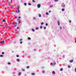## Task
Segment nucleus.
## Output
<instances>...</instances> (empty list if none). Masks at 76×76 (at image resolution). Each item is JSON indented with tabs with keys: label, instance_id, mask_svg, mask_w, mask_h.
I'll return each instance as SVG.
<instances>
[{
	"label": "nucleus",
	"instance_id": "obj_1",
	"mask_svg": "<svg viewBox=\"0 0 76 76\" xmlns=\"http://www.w3.org/2000/svg\"><path fill=\"white\" fill-rule=\"evenodd\" d=\"M61 6L63 8L66 7V5L64 3H62V4H61Z\"/></svg>",
	"mask_w": 76,
	"mask_h": 76
},
{
	"label": "nucleus",
	"instance_id": "obj_2",
	"mask_svg": "<svg viewBox=\"0 0 76 76\" xmlns=\"http://www.w3.org/2000/svg\"><path fill=\"white\" fill-rule=\"evenodd\" d=\"M37 7L38 8H39V7H41V5L39 4H38L37 5Z\"/></svg>",
	"mask_w": 76,
	"mask_h": 76
},
{
	"label": "nucleus",
	"instance_id": "obj_3",
	"mask_svg": "<svg viewBox=\"0 0 76 76\" xmlns=\"http://www.w3.org/2000/svg\"><path fill=\"white\" fill-rule=\"evenodd\" d=\"M4 43V41H2L1 42V44H3Z\"/></svg>",
	"mask_w": 76,
	"mask_h": 76
},
{
	"label": "nucleus",
	"instance_id": "obj_4",
	"mask_svg": "<svg viewBox=\"0 0 76 76\" xmlns=\"http://www.w3.org/2000/svg\"><path fill=\"white\" fill-rule=\"evenodd\" d=\"M60 21H58V26H60Z\"/></svg>",
	"mask_w": 76,
	"mask_h": 76
},
{
	"label": "nucleus",
	"instance_id": "obj_5",
	"mask_svg": "<svg viewBox=\"0 0 76 76\" xmlns=\"http://www.w3.org/2000/svg\"><path fill=\"white\" fill-rule=\"evenodd\" d=\"M69 62H70V63H73V60H72L69 61Z\"/></svg>",
	"mask_w": 76,
	"mask_h": 76
},
{
	"label": "nucleus",
	"instance_id": "obj_6",
	"mask_svg": "<svg viewBox=\"0 0 76 76\" xmlns=\"http://www.w3.org/2000/svg\"><path fill=\"white\" fill-rule=\"evenodd\" d=\"M17 25V23H15V25L13 26V27H15V26H16Z\"/></svg>",
	"mask_w": 76,
	"mask_h": 76
},
{
	"label": "nucleus",
	"instance_id": "obj_7",
	"mask_svg": "<svg viewBox=\"0 0 76 76\" xmlns=\"http://www.w3.org/2000/svg\"><path fill=\"white\" fill-rule=\"evenodd\" d=\"M36 18H35V17H33V19L34 20H36Z\"/></svg>",
	"mask_w": 76,
	"mask_h": 76
},
{
	"label": "nucleus",
	"instance_id": "obj_8",
	"mask_svg": "<svg viewBox=\"0 0 76 76\" xmlns=\"http://www.w3.org/2000/svg\"><path fill=\"white\" fill-rule=\"evenodd\" d=\"M52 73L53 75H55V74H56V72H55L53 71V72Z\"/></svg>",
	"mask_w": 76,
	"mask_h": 76
},
{
	"label": "nucleus",
	"instance_id": "obj_9",
	"mask_svg": "<svg viewBox=\"0 0 76 76\" xmlns=\"http://www.w3.org/2000/svg\"><path fill=\"white\" fill-rule=\"evenodd\" d=\"M45 14L46 15H49V13H48V12H47L45 13Z\"/></svg>",
	"mask_w": 76,
	"mask_h": 76
},
{
	"label": "nucleus",
	"instance_id": "obj_10",
	"mask_svg": "<svg viewBox=\"0 0 76 76\" xmlns=\"http://www.w3.org/2000/svg\"><path fill=\"white\" fill-rule=\"evenodd\" d=\"M28 40H31V39L29 37H28Z\"/></svg>",
	"mask_w": 76,
	"mask_h": 76
},
{
	"label": "nucleus",
	"instance_id": "obj_11",
	"mask_svg": "<svg viewBox=\"0 0 76 76\" xmlns=\"http://www.w3.org/2000/svg\"><path fill=\"white\" fill-rule=\"evenodd\" d=\"M38 16L40 18H41V14H39Z\"/></svg>",
	"mask_w": 76,
	"mask_h": 76
},
{
	"label": "nucleus",
	"instance_id": "obj_12",
	"mask_svg": "<svg viewBox=\"0 0 76 76\" xmlns=\"http://www.w3.org/2000/svg\"><path fill=\"white\" fill-rule=\"evenodd\" d=\"M18 18V21H20V20H21L20 19V17H19Z\"/></svg>",
	"mask_w": 76,
	"mask_h": 76
},
{
	"label": "nucleus",
	"instance_id": "obj_13",
	"mask_svg": "<svg viewBox=\"0 0 76 76\" xmlns=\"http://www.w3.org/2000/svg\"><path fill=\"white\" fill-rule=\"evenodd\" d=\"M31 75H32V76H34V75H35V73H31Z\"/></svg>",
	"mask_w": 76,
	"mask_h": 76
},
{
	"label": "nucleus",
	"instance_id": "obj_14",
	"mask_svg": "<svg viewBox=\"0 0 76 76\" xmlns=\"http://www.w3.org/2000/svg\"><path fill=\"white\" fill-rule=\"evenodd\" d=\"M53 7V5H51L49 7Z\"/></svg>",
	"mask_w": 76,
	"mask_h": 76
},
{
	"label": "nucleus",
	"instance_id": "obj_15",
	"mask_svg": "<svg viewBox=\"0 0 76 76\" xmlns=\"http://www.w3.org/2000/svg\"><path fill=\"white\" fill-rule=\"evenodd\" d=\"M31 31H33V32H35V30L33 28L31 29Z\"/></svg>",
	"mask_w": 76,
	"mask_h": 76
},
{
	"label": "nucleus",
	"instance_id": "obj_16",
	"mask_svg": "<svg viewBox=\"0 0 76 76\" xmlns=\"http://www.w3.org/2000/svg\"><path fill=\"white\" fill-rule=\"evenodd\" d=\"M7 64H8V65H10V64H11L10 62H8Z\"/></svg>",
	"mask_w": 76,
	"mask_h": 76
},
{
	"label": "nucleus",
	"instance_id": "obj_17",
	"mask_svg": "<svg viewBox=\"0 0 76 76\" xmlns=\"http://www.w3.org/2000/svg\"><path fill=\"white\" fill-rule=\"evenodd\" d=\"M22 71H23V72H25V69H24L23 68H22Z\"/></svg>",
	"mask_w": 76,
	"mask_h": 76
},
{
	"label": "nucleus",
	"instance_id": "obj_18",
	"mask_svg": "<svg viewBox=\"0 0 76 76\" xmlns=\"http://www.w3.org/2000/svg\"><path fill=\"white\" fill-rule=\"evenodd\" d=\"M21 20H20V21H18V23H19V24H20V23H21Z\"/></svg>",
	"mask_w": 76,
	"mask_h": 76
},
{
	"label": "nucleus",
	"instance_id": "obj_19",
	"mask_svg": "<svg viewBox=\"0 0 76 76\" xmlns=\"http://www.w3.org/2000/svg\"><path fill=\"white\" fill-rule=\"evenodd\" d=\"M17 61H18V62H19L20 61L19 60V59H17Z\"/></svg>",
	"mask_w": 76,
	"mask_h": 76
},
{
	"label": "nucleus",
	"instance_id": "obj_20",
	"mask_svg": "<svg viewBox=\"0 0 76 76\" xmlns=\"http://www.w3.org/2000/svg\"><path fill=\"white\" fill-rule=\"evenodd\" d=\"M42 73H45V71H42Z\"/></svg>",
	"mask_w": 76,
	"mask_h": 76
},
{
	"label": "nucleus",
	"instance_id": "obj_21",
	"mask_svg": "<svg viewBox=\"0 0 76 76\" xmlns=\"http://www.w3.org/2000/svg\"><path fill=\"white\" fill-rule=\"evenodd\" d=\"M36 30H38V29H39V28H38V27H37L36 28Z\"/></svg>",
	"mask_w": 76,
	"mask_h": 76
},
{
	"label": "nucleus",
	"instance_id": "obj_22",
	"mask_svg": "<svg viewBox=\"0 0 76 76\" xmlns=\"http://www.w3.org/2000/svg\"><path fill=\"white\" fill-rule=\"evenodd\" d=\"M21 75V72H19V74H18L19 76H20Z\"/></svg>",
	"mask_w": 76,
	"mask_h": 76
},
{
	"label": "nucleus",
	"instance_id": "obj_23",
	"mask_svg": "<svg viewBox=\"0 0 76 76\" xmlns=\"http://www.w3.org/2000/svg\"><path fill=\"white\" fill-rule=\"evenodd\" d=\"M58 1V0H54V1L55 2H57Z\"/></svg>",
	"mask_w": 76,
	"mask_h": 76
},
{
	"label": "nucleus",
	"instance_id": "obj_24",
	"mask_svg": "<svg viewBox=\"0 0 76 76\" xmlns=\"http://www.w3.org/2000/svg\"><path fill=\"white\" fill-rule=\"evenodd\" d=\"M61 10L62 12H64V9H62Z\"/></svg>",
	"mask_w": 76,
	"mask_h": 76
},
{
	"label": "nucleus",
	"instance_id": "obj_25",
	"mask_svg": "<svg viewBox=\"0 0 76 76\" xmlns=\"http://www.w3.org/2000/svg\"><path fill=\"white\" fill-rule=\"evenodd\" d=\"M28 5L29 6H31V3H28Z\"/></svg>",
	"mask_w": 76,
	"mask_h": 76
},
{
	"label": "nucleus",
	"instance_id": "obj_26",
	"mask_svg": "<svg viewBox=\"0 0 76 76\" xmlns=\"http://www.w3.org/2000/svg\"><path fill=\"white\" fill-rule=\"evenodd\" d=\"M63 68H61L60 69V71H63Z\"/></svg>",
	"mask_w": 76,
	"mask_h": 76
},
{
	"label": "nucleus",
	"instance_id": "obj_27",
	"mask_svg": "<svg viewBox=\"0 0 76 76\" xmlns=\"http://www.w3.org/2000/svg\"><path fill=\"white\" fill-rule=\"evenodd\" d=\"M0 57H3V55H0Z\"/></svg>",
	"mask_w": 76,
	"mask_h": 76
},
{
	"label": "nucleus",
	"instance_id": "obj_28",
	"mask_svg": "<svg viewBox=\"0 0 76 76\" xmlns=\"http://www.w3.org/2000/svg\"><path fill=\"white\" fill-rule=\"evenodd\" d=\"M18 10H19V6H18Z\"/></svg>",
	"mask_w": 76,
	"mask_h": 76
},
{
	"label": "nucleus",
	"instance_id": "obj_29",
	"mask_svg": "<svg viewBox=\"0 0 76 76\" xmlns=\"http://www.w3.org/2000/svg\"><path fill=\"white\" fill-rule=\"evenodd\" d=\"M68 68H70V67H71V66H68Z\"/></svg>",
	"mask_w": 76,
	"mask_h": 76
},
{
	"label": "nucleus",
	"instance_id": "obj_30",
	"mask_svg": "<svg viewBox=\"0 0 76 76\" xmlns=\"http://www.w3.org/2000/svg\"><path fill=\"white\" fill-rule=\"evenodd\" d=\"M3 21L4 22H6V20H3Z\"/></svg>",
	"mask_w": 76,
	"mask_h": 76
},
{
	"label": "nucleus",
	"instance_id": "obj_31",
	"mask_svg": "<svg viewBox=\"0 0 76 76\" xmlns=\"http://www.w3.org/2000/svg\"><path fill=\"white\" fill-rule=\"evenodd\" d=\"M43 24H44V23L43 22H42L41 23V25H43Z\"/></svg>",
	"mask_w": 76,
	"mask_h": 76
},
{
	"label": "nucleus",
	"instance_id": "obj_32",
	"mask_svg": "<svg viewBox=\"0 0 76 76\" xmlns=\"http://www.w3.org/2000/svg\"><path fill=\"white\" fill-rule=\"evenodd\" d=\"M40 29H42V26H40Z\"/></svg>",
	"mask_w": 76,
	"mask_h": 76
},
{
	"label": "nucleus",
	"instance_id": "obj_33",
	"mask_svg": "<svg viewBox=\"0 0 76 76\" xmlns=\"http://www.w3.org/2000/svg\"><path fill=\"white\" fill-rule=\"evenodd\" d=\"M24 5H25V6H26V3H24Z\"/></svg>",
	"mask_w": 76,
	"mask_h": 76
},
{
	"label": "nucleus",
	"instance_id": "obj_34",
	"mask_svg": "<svg viewBox=\"0 0 76 76\" xmlns=\"http://www.w3.org/2000/svg\"><path fill=\"white\" fill-rule=\"evenodd\" d=\"M60 29H61H61H62V27H60Z\"/></svg>",
	"mask_w": 76,
	"mask_h": 76
},
{
	"label": "nucleus",
	"instance_id": "obj_35",
	"mask_svg": "<svg viewBox=\"0 0 76 76\" xmlns=\"http://www.w3.org/2000/svg\"><path fill=\"white\" fill-rule=\"evenodd\" d=\"M56 63H53V65H56Z\"/></svg>",
	"mask_w": 76,
	"mask_h": 76
},
{
	"label": "nucleus",
	"instance_id": "obj_36",
	"mask_svg": "<svg viewBox=\"0 0 76 76\" xmlns=\"http://www.w3.org/2000/svg\"><path fill=\"white\" fill-rule=\"evenodd\" d=\"M44 29H46V27H44Z\"/></svg>",
	"mask_w": 76,
	"mask_h": 76
},
{
	"label": "nucleus",
	"instance_id": "obj_37",
	"mask_svg": "<svg viewBox=\"0 0 76 76\" xmlns=\"http://www.w3.org/2000/svg\"><path fill=\"white\" fill-rule=\"evenodd\" d=\"M22 39H20L19 40V41H22Z\"/></svg>",
	"mask_w": 76,
	"mask_h": 76
},
{
	"label": "nucleus",
	"instance_id": "obj_38",
	"mask_svg": "<svg viewBox=\"0 0 76 76\" xmlns=\"http://www.w3.org/2000/svg\"><path fill=\"white\" fill-rule=\"evenodd\" d=\"M46 26H48V24L47 23H46Z\"/></svg>",
	"mask_w": 76,
	"mask_h": 76
},
{
	"label": "nucleus",
	"instance_id": "obj_39",
	"mask_svg": "<svg viewBox=\"0 0 76 76\" xmlns=\"http://www.w3.org/2000/svg\"><path fill=\"white\" fill-rule=\"evenodd\" d=\"M2 54H4V53L3 52H2Z\"/></svg>",
	"mask_w": 76,
	"mask_h": 76
},
{
	"label": "nucleus",
	"instance_id": "obj_40",
	"mask_svg": "<svg viewBox=\"0 0 76 76\" xmlns=\"http://www.w3.org/2000/svg\"><path fill=\"white\" fill-rule=\"evenodd\" d=\"M29 66H28L26 68H27V69H28V68H29Z\"/></svg>",
	"mask_w": 76,
	"mask_h": 76
},
{
	"label": "nucleus",
	"instance_id": "obj_41",
	"mask_svg": "<svg viewBox=\"0 0 76 76\" xmlns=\"http://www.w3.org/2000/svg\"><path fill=\"white\" fill-rule=\"evenodd\" d=\"M32 2H35V1H34V0H32Z\"/></svg>",
	"mask_w": 76,
	"mask_h": 76
},
{
	"label": "nucleus",
	"instance_id": "obj_42",
	"mask_svg": "<svg viewBox=\"0 0 76 76\" xmlns=\"http://www.w3.org/2000/svg\"><path fill=\"white\" fill-rule=\"evenodd\" d=\"M20 12V11H19V10H18V12L19 13Z\"/></svg>",
	"mask_w": 76,
	"mask_h": 76
},
{
	"label": "nucleus",
	"instance_id": "obj_43",
	"mask_svg": "<svg viewBox=\"0 0 76 76\" xmlns=\"http://www.w3.org/2000/svg\"><path fill=\"white\" fill-rule=\"evenodd\" d=\"M75 72H76V68L75 69Z\"/></svg>",
	"mask_w": 76,
	"mask_h": 76
},
{
	"label": "nucleus",
	"instance_id": "obj_44",
	"mask_svg": "<svg viewBox=\"0 0 76 76\" xmlns=\"http://www.w3.org/2000/svg\"><path fill=\"white\" fill-rule=\"evenodd\" d=\"M20 44H22V42H20Z\"/></svg>",
	"mask_w": 76,
	"mask_h": 76
},
{
	"label": "nucleus",
	"instance_id": "obj_45",
	"mask_svg": "<svg viewBox=\"0 0 76 76\" xmlns=\"http://www.w3.org/2000/svg\"><path fill=\"white\" fill-rule=\"evenodd\" d=\"M69 22H70V23H71V22H72V21H71V20H70Z\"/></svg>",
	"mask_w": 76,
	"mask_h": 76
},
{
	"label": "nucleus",
	"instance_id": "obj_46",
	"mask_svg": "<svg viewBox=\"0 0 76 76\" xmlns=\"http://www.w3.org/2000/svg\"><path fill=\"white\" fill-rule=\"evenodd\" d=\"M17 57H19V55H17Z\"/></svg>",
	"mask_w": 76,
	"mask_h": 76
},
{
	"label": "nucleus",
	"instance_id": "obj_47",
	"mask_svg": "<svg viewBox=\"0 0 76 76\" xmlns=\"http://www.w3.org/2000/svg\"><path fill=\"white\" fill-rule=\"evenodd\" d=\"M49 13H51V11H49Z\"/></svg>",
	"mask_w": 76,
	"mask_h": 76
},
{
	"label": "nucleus",
	"instance_id": "obj_48",
	"mask_svg": "<svg viewBox=\"0 0 76 76\" xmlns=\"http://www.w3.org/2000/svg\"><path fill=\"white\" fill-rule=\"evenodd\" d=\"M15 19H16V18H17V17L16 16H15Z\"/></svg>",
	"mask_w": 76,
	"mask_h": 76
},
{
	"label": "nucleus",
	"instance_id": "obj_49",
	"mask_svg": "<svg viewBox=\"0 0 76 76\" xmlns=\"http://www.w3.org/2000/svg\"><path fill=\"white\" fill-rule=\"evenodd\" d=\"M63 28H64V29H65V28H64V27H63Z\"/></svg>",
	"mask_w": 76,
	"mask_h": 76
},
{
	"label": "nucleus",
	"instance_id": "obj_50",
	"mask_svg": "<svg viewBox=\"0 0 76 76\" xmlns=\"http://www.w3.org/2000/svg\"><path fill=\"white\" fill-rule=\"evenodd\" d=\"M63 58H64V56H63Z\"/></svg>",
	"mask_w": 76,
	"mask_h": 76
},
{
	"label": "nucleus",
	"instance_id": "obj_51",
	"mask_svg": "<svg viewBox=\"0 0 76 76\" xmlns=\"http://www.w3.org/2000/svg\"><path fill=\"white\" fill-rule=\"evenodd\" d=\"M17 29H19V27H18L17 28Z\"/></svg>",
	"mask_w": 76,
	"mask_h": 76
},
{
	"label": "nucleus",
	"instance_id": "obj_52",
	"mask_svg": "<svg viewBox=\"0 0 76 76\" xmlns=\"http://www.w3.org/2000/svg\"><path fill=\"white\" fill-rule=\"evenodd\" d=\"M34 51H36V49H34Z\"/></svg>",
	"mask_w": 76,
	"mask_h": 76
},
{
	"label": "nucleus",
	"instance_id": "obj_53",
	"mask_svg": "<svg viewBox=\"0 0 76 76\" xmlns=\"http://www.w3.org/2000/svg\"><path fill=\"white\" fill-rule=\"evenodd\" d=\"M17 34H18V31L17 32Z\"/></svg>",
	"mask_w": 76,
	"mask_h": 76
},
{
	"label": "nucleus",
	"instance_id": "obj_54",
	"mask_svg": "<svg viewBox=\"0 0 76 76\" xmlns=\"http://www.w3.org/2000/svg\"><path fill=\"white\" fill-rule=\"evenodd\" d=\"M75 42L76 43V40L75 41Z\"/></svg>",
	"mask_w": 76,
	"mask_h": 76
},
{
	"label": "nucleus",
	"instance_id": "obj_55",
	"mask_svg": "<svg viewBox=\"0 0 76 76\" xmlns=\"http://www.w3.org/2000/svg\"><path fill=\"white\" fill-rule=\"evenodd\" d=\"M12 0L10 1V3H11L12 2Z\"/></svg>",
	"mask_w": 76,
	"mask_h": 76
},
{
	"label": "nucleus",
	"instance_id": "obj_56",
	"mask_svg": "<svg viewBox=\"0 0 76 76\" xmlns=\"http://www.w3.org/2000/svg\"><path fill=\"white\" fill-rule=\"evenodd\" d=\"M25 76H26V75H25Z\"/></svg>",
	"mask_w": 76,
	"mask_h": 76
},
{
	"label": "nucleus",
	"instance_id": "obj_57",
	"mask_svg": "<svg viewBox=\"0 0 76 76\" xmlns=\"http://www.w3.org/2000/svg\"><path fill=\"white\" fill-rule=\"evenodd\" d=\"M52 64V63H51V65Z\"/></svg>",
	"mask_w": 76,
	"mask_h": 76
},
{
	"label": "nucleus",
	"instance_id": "obj_58",
	"mask_svg": "<svg viewBox=\"0 0 76 76\" xmlns=\"http://www.w3.org/2000/svg\"><path fill=\"white\" fill-rule=\"evenodd\" d=\"M17 12H18V10H16Z\"/></svg>",
	"mask_w": 76,
	"mask_h": 76
},
{
	"label": "nucleus",
	"instance_id": "obj_59",
	"mask_svg": "<svg viewBox=\"0 0 76 76\" xmlns=\"http://www.w3.org/2000/svg\"><path fill=\"white\" fill-rule=\"evenodd\" d=\"M5 26H7V25Z\"/></svg>",
	"mask_w": 76,
	"mask_h": 76
},
{
	"label": "nucleus",
	"instance_id": "obj_60",
	"mask_svg": "<svg viewBox=\"0 0 76 76\" xmlns=\"http://www.w3.org/2000/svg\"><path fill=\"white\" fill-rule=\"evenodd\" d=\"M57 63H58V61H57Z\"/></svg>",
	"mask_w": 76,
	"mask_h": 76
},
{
	"label": "nucleus",
	"instance_id": "obj_61",
	"mask_svg": "<svg viewBox=\"0 0 76 76\" xmlns=\"http://www.w3.org/2000/svg\"><path fill=\"white\" fill-rule=\"evenodd\" d=\"M52 65H53V64Z\"/></svg>",
	"mask_w": 76,
	"mask_h": 76
},
{
	"label": "nucleus",
	"instance_id": "obj_62",
	"mask_svg": "<svg viewBox=\"0 0 76 76\" xmlns=\"http://www.w3.org/2000/svg\"><path fill=\"white\" fill-rule=\"evenodd\" d=\"M12 1V0H11Z\"/></svg>",
	"mask_w": 76,
	"mask_h": 76
}]
</instances>
